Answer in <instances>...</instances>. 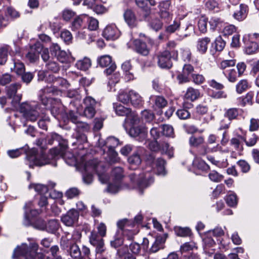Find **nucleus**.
Wrapping results in <instances>:
<instances>
[{
    "instance_id": "obj_1",
    "label": "nucleus",
    "mask_w": 259,
    "mask_h": 259,
    "mask_svg": "<svg viewBox=\"0 0 259 259\" xmlns=\"http://www.w3.org/2000/svg\"><path fill=\"white\" fill-rule=\"evenodd\" d=\"M47 141L49 145H52L54 141H56L60 148L59 149L57 148H52L48 155L45 154L44 152L38 155L36 151L33 149L31 154L28 155L29 160L32 161L35 165L38 166L51 164L54 166H56L57 159L59 157L63 156L65 154V151L68 147L67 142L62 139L61 136L56 133H52L50 136H48L46 139V142Z\"/></svg>"
},
{
    "instance_id": "obj_2",
    "label": "nucleus",
    "mask_w": 259,
    "mask_h": 259,
    "mask_svg": "<svg viewBox=\"0 0 259 259\" xmlns=\"http://www.w3.org/2000/svg\"><path fill=\"white\" fill-rule=\"evenodd\" d=\"M146 163L149 166L145 167L142 174L134 172L130 175L132 181L137 182L140 188L147 187L154 182V173L161 176L166 174L165 160L161 158L156 159L153 152L147 156Z\"/></svg>"
},
{
    "instance_id": "obj_3",
    "label": "nucleus",
    "mask_w": 259,
    "mask_h": 259,
    "mask_svg": "<svg viewBox=\"0 0 259 259\" xmlns=\"http://www.w3.org/2000/svg\"><path fill=\"white\" fill-rule=\"evenodd\" d=\"M67 252L73 259H91L90 249L86 246H82L80 250L79 246L74 243L70 246Z\"/></svg>"
},
{
    "instance_id": "obj_4",
    "label": "nucleus",
    "mask_w": 259,
    "mask_h": 259,
    "mask_svg": "<svg viewBox=\"0 0 259 259\" xmlns=\"http://www.w3.org/2000/svg\"><path fill=\"white\" fill-rule=\"evenodd\" d=\"M101 166L98 163L97 160H90L85 163L84 168L85 172L83 174L82 179L84 183L90 184L92 183L93 178V175L91 173L92 171L98 172L99 169Z\"/></svg>"
},
{
    "instance_id": "obj_5",
    "label": "nucleus",
    "mask_w": 259,
    "mask_h": 259,
    "mask_svg": "<svg viewBox=\"0 0 259 259\" xmlns=\"http://www.w3.org/2000/svg\"><path fill=\"white\" fill-rule=\"evenodd\" d=\"M230 15L238 21H242L247 16L248 8L245 4H240L236 6L228 5Z\"/></svg>"
},
{
    "instance_id": "obj_6",
    "label": "nucleus",
    "mask_w": 259,
    "mask_h": 259,
    "mask_svg": "<svg viewBox=\"0 0 259 259\" xmlns=\"http://www.w3.org/2000/svg\"><path fill=\"white\" fill-rule=\"evenodd\" d=\"M103 237L95 231L92 232L89 237L90 242L96 247V252L97 254H102L106 250Z\"/></svg>"
},
{
    "instance_id": "obj_7",
    "label": "nucleus",
    "mask_w": 259,
    "mask_h": 259,
    "mask_svg": "<svg viewBox=\"0 0 259 259\" xmlns=\"http://www.w3.org/2000/svg\"><path fill=\"white\" fill-rule=\"evenodd\" d=\"M158 66L163 69H169L172 67L171 55L169 51H164L159 52L156 55Z\"/></svg>"
},
{
    "instance_id": "obj_8",
    "label": "nucleus",
    "mask_w": 259,
    "mask_h": 259,
    "mask_svg": "<svg viewBox=\"0 0 259 259\" xmlns=\"http://www.w3.org/2000/svg\"><path fill=\"white\" fill-rule=\"evenodd\" d=\"M20 111L27 120L31 121H36L39 115L38 112L27 103L21 104Z\"/></svg>"
},
{
    "instance_id": "obj_9",
    "label": "nucleus",
    "mask_w": 259,
    "mask_h": 259,
    "mask_svg": "<svg viewBox=\"0 0 259 259\" xmlns=\"http://www.w3.org/2000/svg\"><path fill=\"white\" fill-rule=\"evenodd\" d=\"M98 63L102 67H106L104 72L107 75L111 74L116 69V65L109 55H104L98 59Z\"/></svg>"
},
{
    "instance_id": "obj_10",
    "label": "nucleus",
    "mask_w": 259,
    "mask_h": 259,
    "mask_svg": "<svg viewBox=\"0 0 259 259\" xmlns=\"http://www.w3.org/2000/svg\"><path fill=\"white\" fill-rule=\"evenodd\" d=\"M79 212L75 209H71L61 217V221L66 226H73L77 223L79 218Z\"/></svg>"
},
{
    "instance_id": "obj_11",
    "label": "nucleus",
    "mask_w": 259,
    "mask_h": 259,
    "mask_svg": "<svg viewBox=\"0 0 259 259\" xmlns=\"http://www.w3.org/2000/svg\"><path fill=\"white\" fill-rule=\"evenodd\" d=\"M250 35H245L243 38V41L245 45L244 51L247 55H251L257 53L259 50V45L256 42L251 41L250 38Z\"/></svg>"
},
{
    "instance_id": "obj_12",
    "label": "nucleus",
    "mask_w": 259,
    "mask_h": 259,
    "mask_svg": "<svg viewBox=\"0 0 259 259\" xmlns=\"http://www.w3.org/2000/svg\"><path fill=\"white\" fill-rule=\"evenodd\" d=\"M21 87V84L15 83L11 84L7 88V93L9 98H12L13 104L19 103L21 100V95L16 94L17 90Z\"/></svg>"
},
{
    "instance_id": "obj_13",
    "label": "nucleus",
    "mask_w": 259,
    "mask_h": 259,
    "mask_svg": "<svg viewBox=\"0 0 259 259\" xmlns=\"http://www.w3.org/2000/svg\"><path fill=\"white\" fill-rule=\"evenodd\" d=\"M119 35L120 31L114 24L107 26L103 32V36L107 40H115Z\"/></svg>"
},
{
    "instance_id": "obj_14",
    "label": "nucleus",
    "mask_w": 259,
    "mask_h": 259,
    "mask_svg": "<svg viewBox=\"0 0 259 259\" xmlns=\"http://www.w3.org/2000/svg\"><path fill=\"white\" fill-rule=\"evenodd\" d=\"M87 15H81L74 18L71 24V28L73 31H77L85 27Z\"/></svg>"
},
{
    "instance_id": "obj_15",
    "label": "nucleus",
    "mask_w": 259,
    "mask_h": 259,
    "mask_svg": "<svg viewBox=\"0 0 259 259\" xmlns=\"http://www.w3.org/2000/svg\"><path fill=\"white\" fill-rule=\"evenodd\" d=\"M166 238L164 236L159 235L156 237L152 246L149 249L150 253H155L161 249L164 248Z\"/></svg>"
},
{
    "instance_id": "obj_16",
    "label": "nucleus",
    "mask_w": 259,
    "mask_h": 259,
    "mask_svg": "<svg viewBox=\"0 0 259 259\" xmlns=\"http://www.w3.org/2000/svg\"><path fill=\"white\" fill-rule=\"evenodd\" d=\"M41 51V46L40 45H38V46L36 45L32 46L30 51L27 54L26 58L30 62H35L38 59Z\"/></svg>"
},
{
    "instance_id": "obj_17",
    "label": "nucleus",
    "mask_w": 259,
    "mask_h": 259,
    "mask_svg": "<svg viewBox=\"0 0 259 259\" xmlns=\"http://www.w3.org/2000/svg\"><path fill=\"white\" fill-rule=\"evenodd\" d=\"M134 45L135 50L138 53L143 56H147L149 54V49L145 42L140 39H136Z\"/></svg>"
},
{
    "instance_id": "obj_18",
    "label": "nucleus",
    "mask_w": 259,
    "mask_h": 259,
    "mask_svg": "<svg viewBox=\"0 0 259 259\" xmlns=\"http://www.w3.org/2000/svg\"><path fill=\"white\" fill-rule=\"evenodd\" d=\"M123 16L125 22L130 27H134L137 25V19L131 10H126L124 12Z\"/></svg>"
},
{
    "instance_id": "obj_19",
    "label": "nucleus",
    "mask_w": 259,
    "mask_h": 259,
    "mask_svg": "<svg viewBox=\"0 0 259 259\" xmlns=\"http://www.w3.org/2000/svg\"><path fill=\"white\" fill-rule=\"evenodd\" d=\"M210 42V38L208 37L200 38L197 41V50L201 54H205Z\"/></svg>"
},
{
    "instance_id": "obj_20",
    "label": "nucleus",
    "mask_w": 259,
    "mask_h": 259,
    "mask_svg": "<svg viewBox=\"0 0 259 259\" xmlns=\"http://www.w3.org/2000/svg\"><path fill=\"white\" fill-rule=\"evenodd\" d=\"M151 101L153 102V107L155 109H162L167 104V101L162 96H154L151 97Z\"/></svg>"
},
{
    "instance_id": "obj_21",
    "label": "nucleus",
    "mask_w": 259,
    "mask_h": 259,
    "mask_svg": "<svg viewBox=\"0 0 259 259\" xmlns=\"http://www.w3.org/2000/svg\"><path fill=\"white\" fill-rule=\"evenodd\" d=\"M240 138L243 141L248 147L254 146L258 139V137L255 134H245L243 136H240Z\"/></svg>"
},
{
    "instance_id": "obj_22",
    "label": "nucleus",
    "mask_w": 259,
    "mask_h": 259,
    "mask_svg": "<svg viewBox=\"0 0 259 259\" xmlns=\"http://www.w3.org/2000/svg\"><path fill=\"white\" fill-rule=\"evenodd\" d=\"M30 204L31 203H28V204L26 203L24 207V208L25 209L24 224L26 226H28L33 223V221L32 220V218L36 217L39 213L37 210L31 209L30 210V214H27L26 207L28 205L29 206Z\"/></svg>"
},
{
    "instance_id": "obj_23",
    "label": "nucleus",
    "mask_w": 259,
    "mask_h": 259,
    "mask_svg": "<svg viewBox=\"0 0 259 259\" xmlns=\"http://www.w3.org/2000/svg\"><path fill=\"white\" fill-rule=\"evenodd\" d=\"M128 161L130 164V168L133 169H136L137 167L141 162V159L139 153L136 152L129 157Z\"/></svg>"
},
{
    "instance_id": "obj_24",
    "label": "nucleus",
    "mask_w": 259,
    "mask_h": 259,
    "mask_svg": "<svg viewBox=\"0 0 259 259\" xmlns=\"http://www.w3.org/2000/svg\"><path fill=\"white\" fill-rule=\"evenodd\" d=\"M200 96V92L198 90L195 89L193 88H189L186 94H185V98L191 101H194L197 100Z\"/></svg>"
},
{
    "instance_id": "obj_25",
    "label": "nucleus",
    "mask_w": 259,
    "mask_h": 259,
    "mask_svg": "<svg viewBox=\"0 0 259 259\" xmlns=\"http://www.w3.org/2000/svg\"><path fill=\"white\" fill-rule=\"evenodd\" d=\"M113 108L116 113L119 116H128L131 113V109L129 108L125 107L124 106L119 104H113Z\"/></svg>"
},
{
    "instance_id": "obj_26",
    "label": "nucleus",
    "mask_w": 259,
    "mask_h": 259,
    "mask_svg": "<svg viewBox=\"0 0 259 259\" xmlns=\"http://www.w3.org/2000/svg\"><path fill=\"white\" fill-rule=\"evenodd\" d=\"M123 232H120L119 231H117L114 237V240L110 241L111 246L115 248L121 246L123 243Z\"/></svg>"
},
{
    "instance_id": "obj_27",
    "label": "nucleus",
    "mask_w": 259,
    "mask_h": 259,
    "mask_svg": "<svg viewBox=\"0 0 259 259\" xmlns=\"http://www.w3.org/2000/svg\"><path fill=\"white\" fill-rule=\"evenodd\" d=\"M130 101L132 105L135 107L141 106L143 103V100L141 96L134 91H131Z\"/></svg>"
},
{
    "instance_id": "obj_28",
    "label": "nucleus",
    "mask_w": 259,
    "mask_h": 259,
    "mask_svg": "<svg viewBox=\"0 0 259 259\" xmlns=\"http://www.w3.org/2000/svg\"><path fill=\"white\" fill-rule=\"evenodd\" d=\"M250 85L247 79L240 80L236 85V91L238 94H242L250 88Z\"/></svg>"
},
{
    "instance_id": "obj_29",
    "label": "nucleus",
    "mask_w": 259,
    "mask_h": 259,
    "mask_svg": "<svg viewBox=\"0 0 259 259\" xmlns=\"http://www.w3.org/2000/svg\"><path fill=\"white\" fill-rule=\"evenodd\" d=\"M111 177L114 182H122L123 177L122 168L121 167H114L112 170Z\"/></svg>"
},
{
    "instance_id": "obj_30",
    "label": "nucleus",
    "mask_w": 259,
    "mask_h": 259,
    "mask_svg": "<svg viewBox=\"0 0 259 259\" xmlns=\"http://www.w3.org/2000/svg\"><path fill=\"white\" fill-rule=\"evenodd\" d=\"M174 231L177 236L182 237H190L192 235L191 230L188 227H175Z\"/></svg>"
},
{
    "instance_id": "obj_31",
    "label": "nucleus",
    "mask_w": 259,
    "mask_h": 259,
    "mask_svg": "<svg viewBox=\"0 0 259 259\" xmlns=\"http://www.w3.org/2000/svg\"><path fill=\"white\" fill-rule=\"evenodd\" d=\"M40 92L42 94V95H40V98H43V97L46 95L58 94L59 90L57 87L53 83V84H51L50 85H47L46 87L42 89Z\"/></svg>"
},
{
    "instance_id": "obj_32",
    "label": "nucleus",
    "mask_w": 259,
    "mask_h": 259,
    "mask_svg": "<svg viewBox=\"0 0 259 259\" xmlns=\"http://www.w3.org/2000/svg\"><path fill=\"white\" fill-rule=\"evenodd\" d=\"M12 64L13 67H10L11 70H13L18 75H20L25 72V66L22 62L14 60Z\"/></svg>"
},
{
    "instance_id": "obj_33",
    "label": "nucleus",
    "mask_w": 259,
    "mask_h": 259,
    "mask_svg": "<svg viewBox=\"0 0 259 259\" xmlns=\"http://www.w3.org/2000/svg\"><path fill=\"white\" fill-rule=\"evenodd\" d=\"M59 228V223L56 220H51L47 224L46 231L54 233Z\"/></svg>"
},
{
    "instance_id": "obj_34",
    "label": "nucleus",
    "mask_w": 259,
    "mask_h": 259,
    "mask_svg": "<svg viewBox=\"0 0 259 259\" xmlns=\"http://www.w3.org/2000/svg\"><path fill=\"white\" fill-rule=\"evenodd\" d=\"M131 225L130 221L126 219H123L118 221L117 223V226L118 227V230L120 232H123V234H125V231L128 230L127 228Z\"/></svg>"
},
{
    "instance_id": "obj_35",
    "label": "nucleus",
    "mask_w": 259,
    "mask_h": 259,
    "mask_svg": "<svg viewBox=\"0 0 259 259\" xmlns=\"http://www.w3.org/2000/svg\"><path fill=\"white\" fill-rule=\"evenodd\" d=\"M222 36L226 37V34L225 31L222 32V35L218 36L215 41V49L218 51H222L226 46V41L222 38Z\"/></svg>"
},
{
    "instance_id": "obj_36",
    "label": "nucleus",
    "mask_w": 259,
    "mask_h": 259,
    "mask_svg": "<svg viewBox=\"0 0 259 259\" xmlns=\"http://www.w3.org/2000/svg\"><path fill=\"white\" fill-rule=\"evenodd\" d=\"M91 65V60L87 57L84 58L82 60H79L76 63L77 68L82 70H86L88 69Z\"/></svg>"
},
{
    "instance_id": "obj_37",
    "label": "nucleus",
    "mask_w": 259,
    "mask_h": 259,
    "mask_svg": "<svg viewBox=\"0 0 259 259\" xmlns=\"http://www.w3.org/2000/svg\"><path fill=\"white\" fill-rule=\"evenodd\" d=\"M253 97V93L252 92H248L245 96L239 98V102L241 105L244 106L246 104H252V100Z\"/></svg>"
},
{
    "instance_id": "obj_38",
    "label": "nucleus",
    "mask_w": 259,
    "mask_h": 259,
    "mask_svg": "<svg viewBox=\"0 0 259 259\" xmlns=\"http://www.w3.org/2000/svg\"><path fill=\"white\" fill-rule=\"evenodd\" d=\"M148 25L151 29L157 31L162 28V23L159 19L153 18L149 21Z\"/></svg>"
},
{
    "instance_id": "obj_39",
    "label": "nucleus",
    "mask_w": 259,
    "mask_h": 259,
    "mask_svg": "<svg viewBox=\"0 0 259 259\" xmlns=\"http://www.w3.org/2000/svg\"><path fill=\"white\" fill-rule=\"evenodd\" d=\"M238 203V198L236 194L232 191L228 192V205L236 207Z\"/></svg>"
},
{
    "instance_id": "obj_40",
    "label": "nucleus",
    "mask_w": 259,
    "mask_h": 259,
    "mask_svg": "<svg viewBox=\"0 0 259 259\" xmlns=\"http://www.w3.org/2000/svg\"><path fill=\"white\" fill-rule=\"evenodd\" d=\"M180 26V20L179 19H176L173 21L172 24L166 27L165 31L168 33H174L179 29Z\"/></svg>"
},
{
    "instance_id": "obj_41",
    "label": "nucleus",
    "mask_w": 259,
    "mask_h": 259,
    "mask_svg": "<svg viewBox=\"0 0 259 259\" xmlns=\"http://www.w3.org/2000/svg\"><path fill=\"white\" fill-rule=\"evenodd\" d=\"M189 141L191 146L197 147L203 143L204 139L202 136H191Z\"/></svg>"
},
{
    "instance_id": "obj_42",
    "label": "nucleus",
    "mask_w": 259,
    "mask_h": 259,
    "mask_svg": "<svg viewBox=\"0 0 259 259\" xmlns=\"http://www.w3.org/2000/svg\"><path fill=\"white\" fill-rule=\"evenodd\" d=\"M121 183L120 182H114L109 184L108 186V191L112 193H116L118 192L121 188Z\"/></svg>"
},
{
    "instance_id": "obj_43",
    "label": "nucleus",
    "mask_w": 259,
    "mask_h": 259,
    "mask_svg": "<svg viewBox=\"0 0 259 259\" xmlns=\"http://www.w3.org/2000/svg\"><path fill=\"white\" fill-rule=\"evenodd\" d=\"M154 118V114L150 110H144L141 112V118L143 121L150 122L153 120Z\"/></svg>"
},
{
    "instance_id": "obj_44",
    "label": "nucleus",
    "mask_w": 259,
    "mask_h": 259,
    "mask_svg": "<svg viewBox=\"0 0 259 259\" xmlns=\"http://www.w3.org/2000/svg\"><path fill=\"white\" fill-rule=\"evenodd\" d=\"M110 146V149H108V157L109 162L110 163H116L119 161L117 153L114 150L113 148Z\"/></svg>"
},
{
    "instance_id": "obj_45",
    "label": "nucleus",
    "mask_w": 259,
    "mask_h": 259,
    "mask_svg": "<svg viewBox=\"0 0 259 259\" xmlns=\"http://www.w3.org/2000/svg\"><path fill=\"white\" fill-rule=\"evenodd\" d=\"M162 135L166 137H171L174 135L173 127L169 125H160Z\"/></svg>"
},
{
    "instance_id": "obj_46",
    "label": "nucleus",
    "mask_w": 259,
    "mask_h": 259,
    "mask_svg": "<svg viewBox=\"0 0 259 259\" xmlns=\"http://www.w3.org/2000/svg\"><path fill=\"white\" fill-rule=\"evenodd\" d=\"M46 67L49 71L57 73L60 70V67L55 61H50L46 64Z\"/></svg>"
},
{
    "instance_id": "obj_47",
    "label": "nucleus",
    "mask_w": 259,
    "mask_h": 259,
    "mask_svg": "<svg viewBox=\"0 0 259 259\" xmlns=\"http://www.w3.org/2000/svg\"><path fill=\"white\" fill-rule=\"evenodd\" d=\"M160 125L153 127L150 130V134L154 140H157L162 135Z\"/></svg>"
},
{
    "instance_id": "obj_48",
    "label": "nucleus",
    "mask_w": 259,
    "mask_h": 259,
    "mask_svg": "<svg viewBox=\"0 0 259 259\" xmlns=\"http://www.w3.org/2000/svg\"><path fill=\"white\" fill-rule=\"evenodd\" d=\"M89 23L88 28L91 30H96L99 26V22L98 20L92 17H89L87 16L86 22Z\"/></svg>"
},
{
    "instance_id": "obj_49",
    "label": "nucleus",
    "mask_w": 259,
    "mask_h": 259,
    "mask_svg": "<svg viewBox=\"0 0 259 259\" xmlns=\"http://www.w3.org/2000/svg\"><path fill=\"white\" fill-rule=\"evenodd\" d=\"M20 76H21L22 81L26 84H28L31 81L34 75L30 72H24Z\"/></svg>"
},
{
    "instance_id": "obj_50",
    "label": "nucleus",
    "mask_w": 259,
    "mask_h": 259,
    "mask_svg": "<svg viewBox=\"0 0 259 259\" xmlns=\"http://www.w3.org/2000/svg\"><path fill=\"white\" fill-rule=\"evenodd\" d=\"M207 19L204 17H201L198 21V26L199 30L202 33H205L207 31Z\"/></svg>"
},
{
    "instance_id": "obj_51",
    "label": "nucleus",
    "mask_w": 259,
    "mask_h": 259,
    "mask_svg": "<svg viewBox=\"0 0 259 259\" xmlns=\"http://www.w3.org/2000/svg\"><path fill=\"white\" fill-rule=\"evenodd\" d=\"M32 223L34 228L40 230L46 231L47 223L44 220L38 218L34 222H33Z\"/></svg>"
},
{
    "instance_id": "obj_52",
    "label": "nucleus",
    "mask_w": 259,
    "mask_h": 259,
    "mask_svg": "<svg viewBox=\"0 0 259 259\" xmlns=\"http://www.w3.org/2000/svg\"><path fill=\"white\" fill-rule=\"evenodd\" d=\"M30 186H33L35 191L37 192L41 195L46 194L48 191V188L47 186L41 185V184H33L30 185Z\"/></svg>"
},
{
    "instance_id": "obj_53",
    "label": "nucleus",
    "mask_w": 259,
    "mask_h": 259,
    "mask_svg": "<svg viewBox=\"0 0 259 259\" xmlns=\"http://www.w3.org/2000/svg\"><path fill=\"white\" fill-rule=\"evenodd\" d=\"M196 247L194 242H186L181 246L180 251L182 254L183 253L192 250Z\"/></svg>"
},
{
    "instance_id": "obj_54",
    "label": "nucleus",
    "mask_w": 259,
    "mask_h": 259,
    "mask_svg": "<svg viewBox=\"0 0 259 259\" xmlns=\"http://www.w3.org/2000/svg\"><path fill=\"white\" fill-rule=\"evenodd\" d=\"M49 77L52 78L53 83L55 85H56V87H57V85L59 84L62 87H64L65 88L67 87L68 83H67V81L66 79H65L63 78H61V77H59L57 78H55L54 79L53 78L54 76H51V75H49Z\"/></svg>"
},
{
    "instance_id": "obj_55",
    "label": "nucleus",
    "mask_w": 259,
    "mask_h": 259,
    "mask_svg": "<svg viewBox=\"0 0 259 259\" xmlns=\"http://www.w3.org/2000/svg\"><path fill=\"white\" fill-rule=\"evenodd\" d=\"M75 124L76 125V130L79 133L88 131L90 129L89 125L84 122L78 121Z\"/></svg>"
},
{
    "instance_id": "obj_56",
    "label": "nucleus",
    "mask_w": 259,
    "mask_h": 259,
    "mask_svg": "<svg viewBox=\"0 0 259 259\" xmlns=\"http://www.w3.org/2000/svg\"><path fill=\"white\" fill-rule=\"evenodd\" d=\"M83 104L85 107H92L95 108L97 102L92 97L88 96L83 99Z\"/></svg>"
},
{
    "instance_id": "obj_57",
    "label": "nucleus",
    "mask_w": 259,
    "mask_h": 259,
    "mask_svg": "<svg viewBox=\"0 0 259 259\" xmlns=\"http://www.w3.org/2000/svg\"><path fill=\"white\" fill-rule=\"evenodd\" d=\"M176 114L181 119H186L190 117V113L185 109L178 110Z\"/></svg>"
},
{
    "instance_id": "obj_58",
    "label": "nucleus",
    "mask_w": 259,
    "mask_h": 259,
    "mask_svg": "<svg viewBox=\"0 0 259 259\" xmlns=\"http://www.w3.org/2000/svg\"><path fill=\"white\" fill-rule=\"evenodd\" d=\"M131 99V91L128 93L121 92L118 95V100L123 104H127Z\"/></svg>"
},
{
    "instance_id": "obj_59",
    "label": "nucleus",
    "mask_w": 259,
    "mask_h": 259,
    "mask_svg": "<svg viewBox=\"0 0 259 259\" xmlns=\"http://www.w3.org/2000/svg\"><path fill=\"white\" fill-rule=\"evenodd\" d=\"M111 75V77L109 78V84L112 86V85H115L119 82L120 80V75L119 72H115L113 74L112 73Z\"/></svg>"
},
{
    "instance_id": "obj_60",
    "label": "nucleus",
    "mask_w": 259,
    "mask_h": 259,
    "mask_svg": "<svg viewBox=\"0 0 259 259\" xmlns=\"http://www.w3.org/2000/svg\"><path fill=\"white\" fill-rule=\"evenodd\" d=\"M96 109L92 107H84L83 115L88 118H92L95 115Z\"/></svg>"
},
{
    "instance_id": "obj_61",
    "label": "nucleus",
    "mask_w": 259,
    "mask_h": 259,
    "mask_svg": "<svg viewBox=\"0 0 259 259\" xmlns=\"http://www.w3.org/2000/svg\"><path fill=\"white\" fill-rule=\"evenodd\" d=\"M159 15L161 18L163 19L166 23L169 22L172 19V15L170 13L169 11H159Z\"/></svg>"
},
{
    "instance_id": "obj_62",
    "label": "nucleus",
    "mask_w": 259,
    "mask_h": 259,
    "mask_svg": "<svg viewBox=\"0 0 259 259\" xmlns=\"http://www.w3.org/2000/svg\"><path fill=\"white\" fill-rule=\"evenodd\" d=\"M259 129V119L252 118L250 120L249 131L253 132Z\"/></svg>"
},
{
    "instance_id": "obj_63",
    "label": "nucleus",
    "mask_w": 259,
    "mask_h": 259,
    "mask_svg": "<svg viewBox=\"0 0 259 259\" xmlns=\"http://www.w3.org/2000/svg\"><path fill=\"white\" fill-rule=\"evenodd\" d=\"M79 194V191L76 188H72L67 190L65 196L69 199H71L77 196Z\"/></svg>"
},
{
    "instance_id": "obj_64",
    "label": "nucleus",
    "mask_w": 259,
    "mask_h": 259,
    "mask_svg": "<svg viewBox=\"0 0 259 259\" xmlns=\"http://www.w3.org/2000/svg\"><path fill=\"white\" fill-rule=\"evenodd\" d=\"M75 13L73 11L69 9L64 10L62 13V17L64 20L68 21L72 18Z\"/></svg>"
}]
</instances>
